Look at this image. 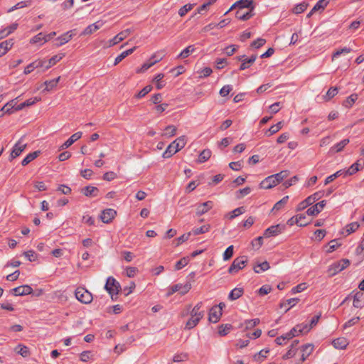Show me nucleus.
Listing matches in <instances>:
<instances>
[{"mask_svg": "<svg viewBox=\"0 0 364 364\" xmlns=\"http://www.w3.org/2000/svg\"><path fill=\"white\" fill-rule=\"evenodd\" d=\"M203 303H197L190 311V318L185 325V329L190 330L198 325L199 321L203 318L205 312L202 310Z\"/></svg>", "mask_w": 364, "mask_h": 364, "instance_id": "nucleus-1", "label": "nucleus"}, {"mask_svg": "<svg viewBox=\"0 0 364 364\" xmlns=\"http://www.w3.org/2000/svg\"><path fill=\"white\" fill-rule=\"evenodd\" d=\"M186 144V138L185 136H181L171 142L165 151L163 153V157L170 158L174 154L181 150Z\"/></svg>", "mask_w": 364, "mask_h": 364, "instance_id": "nucleus-2", "label": "nucleus"}, {"mask_svg": "<svg viewBox=\"0 0 364 364\" xmlns=\"http://www.w3.org/2000/svg\"><path fill=\"white\" fill-rule=\"evenodd\" d=\"M350 260L348 259H342L331 264L328 268V273L330 277H333L340 272L345 269L350 265Z\"/></svg>", "mask_w": 364, "mask_h": 364, "instance_id": "nucleus-3", "label": "nucleus"}, {"mask_svg": "<svg viewBox=\"0 0 364 364\" xmlns=\"http://www.w3.org/2000/svg\"><path fill=\"white\" fill-rule=\"evenodd\" d=\"M76 299L82 304H90L93 299L92 294L83 287H78L75 290Z\"/></svg>", "mask_w": 364, "mask_h": 364, "instance_id": "nucleus-4", "label": "nucleus"}, {"mask_svg": "<svg viewBox=\"0 0 364 364\" xmlns=\"http://www.w3.org/2000/svg\"><path fill=\"white\" fill-rule=\"evenodd\" d=\"M131 33L132 31L129 28L121 31L117 35H116L113 38L106 42L104 47L110 48L114 45L118 44L119 43L124 40L126 38H127L131 34Z\"/></svg>", "mask_w": 364, "mask_h": 364, "instance_id": "nucleus-5", "label": "nucleus"}, {"mask_svg": "<svg viewBox=\"0 0 364 364\" xmlns=\"http://www.w3.org/2000/svg\"><path fill=\"white\" fill-rule=\"evenodd\" d=\"M247 263V259L245 256L235 258L229 267L228 272L230 274H235L239 270L242 269Z\"/></svg>", "mask_w": 364, "mask_h": 364, "instance_id": "nucleus-6", "label": "nucleus"}, {"mask_svg": "<svg viewBox=\"0 0 364 364\" xmlns=\"http://www.w3.org/2000/svg\"><path fill=\"white\" fill-rule=\"evenodd\" d=\"M105 288L112 296L119 293L121 286L114 277H109L107 279Z\"/></svg>", "mask_w": 364, "mask_h": 364, "instance_id": "nucleus-7", "label": "nucleus"}, {"mask_svg": "<svg viewBox=\"0 0 364 364\" xmlns=\"http://www.w3.org/2000/svg\"><path fill=\"white\" fill-rule=\"evenodd\" d=\"M64 56H65V55L63 53H59V54L53 55L48 60H46L45 59H40V58L37 59L38 60H41L42 62H43V63L41 68H40V69H41L42 72H45L46 70H48L50 68L55 65Z\"/></svg>", "mask_w": 364, "mask_h": 364, "instance_id": "nucleus-8", "label": "nucleus"}, {"mask_svg": "<svg viewBox=\"0 0 364 364\" xmlns=\"http://www.w3.org/2000/svg\"><path fill=\"white\" fill-rule=\"evenodd\" d=\"M26 147V144H24L22 138H21L14 146L9 156V160L11 161L18 156L25 150Z\"/></svg>", "mask_w": 364, "mask_h": 364, "instance_id": "nucleus-9", "label": "nucleus"}, {"mask_svg": "<svg viewBox=\"0 0 364 364\" xmlns=\"http://www.w3.org/2000/svg\"><path fill=\"white\" fill-rule=\"evenodd\" d=\"M314 346L311 343H307L301 347V357L296 364H301L312 353Z\"/></svg>", "mask_w": 364, "mask_h": 364, "instance_id": "nucleus-10", "label": "nucleus"}, {"mask_svg": "<svg viewBox=\"0 0 364 364\" xmlns=\"http://www.w3.org/2000/svg\"><path fill=\"white\" fill-rule=\"evenodd\" d=\"M213 208V202L208 200L206 202L196 205V215L201 216L205 213H208L210 210Z\"/></svg>", "mask_w": 364, "mask_h": 364, "instance_id": "nucleus-11", "label": "nucleus"}, {"mask_svg": "<svg viewBox=\"0 0 364 364\" xmlns=\"http://www.w3.org/2000/svg\"><path fill=\"white\" fill-rule=\"evenodd\" d=\"M284 230V226L281 225H272L265 230L263 237L268 238L273 236H277Z\"/></svg>", "mask_w": 364, "mask_h": 364, "instance_id": "nucleus-12", "label": "nucleus"}, {"mask_svg": "<svg viewBox=\"0 0 364 364\" xmlns=\"http://www.w3.org/2000/svg\"><path fill=\"white\" fill-rule=\"evenodd\" d=\"M191 288L190 283L187 282L185 284H177L171 287L168 294H173L175 292H179L181 295H184L189 291Z\"/></svg>", "mask_w": 364, "mask_h": 364, "instance_id": "nucleus-13", "label": "nucleus"}, {"mask_svg": "<svg viewBox=\"0 0 364 364\" xmlns=\"http://www.w3.org/2000/svg\"><path fill=\"white\" fill-rule=\"evenodd\" d=\"M105 24V22L103 21H97L95 23L89 25L87 26L83 31L82 32V36H87L90 35L95 32H96L97 30H99L100 28H102Z\"/></svg>", "mask_w": 364, "mask_h": 364, "instance_id": "nucleus-14", "label": "nucleus"}, {"mask_svg": "<svg viewBox=\"0 0 364 364\" xmlns=\"http://www.w3.org/2000/svg\"><path fill=\"white\" fill-rule=\"evenodd\" d=\"M222 316V312L218 307L213 306L209 311L208 321L215 323L219 321Z\"/></svg>", "mask_w": 364, "mask_h": 364, "instance_id": "nucleus-15", "label": "nucleus"}, {"mask_svg": "<svg viewBox=\"0 0 364 364\" xmlns=\"http://www.w3.org/2000/svg\"><path fill=\"white\" fill-rule=\"evenodd\" d=\"M117 215V212L112 208H108L102 212L100 219L105 223H110Z\"/></svg>", "mask_w": 364, "mask_h": 364, "instance_id": "nucleus-16", "label": "nucleus"}, {"mask_svg": "<svg viewBox=\"0 0 364 364\" xmlns=\"http://www.w3.org/2000/svg\"><path fill=\"white\" fill-rule=\"evenodd\" d=\"M74 33H73V31H69L66 33H64L63 34H62L60 36L56 38V46L57 47H60L64 44H65L66 43L69 42L73 36Z\"/></svg>", "mask_w": 364, "mask_h": 364, "instance_id": "nucleus-17", "label": "nucleus"}, {"mask_svg": "<svg viewBox=\"0 0 364 364\" xmlns=\"http://www.w3.org/2000/svg\"><path fill=\"white\" fill-rule=\"evenodd\" d=\"M11 291L15 296H23L31 294L32 288L28 285H23L14 288Z\"/></svg>", "mask_w": 364, "mask_h": 364, "instance_id": "nucleus-18", "label": "nucleus"}, {"mask_svg": "<svg viewBox=\"0 0 364 364\" xmlns=\"http://www.w3.org/2000/svg\"><path fill=\"white\" fill-rule=\"evenodd\" d=\"M14 46L13 39H9L0 43V58L4 55Z\"/></svg>", "mask_w": 364, "mask_h": 364, "instance_id": "nucleus-19", "label": "nucleus"}, {"mask_svg": "<svg viewBox=\"0 0 364 364\" xmlns=\"http://www.w3.org/2000/svg\"><path fill=\"white\" fill-rule=\"evenodd\" d=\"M277 185V183L274 181V178L272 175L267 177L260 183V188L264 189H269Z\"/></svg>", "mask_w": 364, "mask_h": 364, "instance_id": "nucleus-20", "label": "nucleus"}, {"mask_svg": "<svg viewBox=\"0 0 364 364\" xmlns=\"http://www.w3.org/2000/svg\"><path fill=\"white\" fill-rule=\"evenodd\" d=\"M82 133L81 132L73 134L64 144L60 146V149H67L75 141L82 137Z\"/></svg>", "mask_w": 364, "mask_h": 364, "instance_id": "nucleus-21", "label": "nucleus"}, {"mask_svg": "<svg viewBox=\"0 0 364 364\" xmlns=\"http://www.w3.org/2000/svg\"><path fill=\"white\" fill-rule=\"evenodd\" d=\"M333 347L336 349H345L349 344L348 341L344 337L338 338L332 341Z\"/></svg>", "mask_w": 364, "mask_h": 364, "instance_id": "nucleus-22", "label": "nucleus"}, {"mask_svg": "<svg viewBox=\"0 0 364 364\" xmlns=\"http://www.w3.org/2000/svg\"><path fill=\"white\" fill-rule=\"evenodd\" d=\"M360 227V224L358 222H353L348 224L342 230L341 233L345 236H347L355 231H356Z\"/></svg>", "mask_w": 364, "mask_h": 364, "instance_id": "nucleus-23", "label": "nucleus"}, {"mask_svg": "<svg viewBox=\"0 0 364 364\" xmlns=\"http://www.w3.org/2000/svg\"><path fill=\"white\" fill-rule=\"evenodd\" d=\"M156 58V54L153 55L148 62L144 63L141 68L137 71L138 73H143L153 66L155 63L160 61L163 57H160L159 59L154 60Z\"/></svg>", "mask_w": 364, "mask_h": 364, "instance_id": "nucleus-24", "label": "nucleus"}, {"mask_svg": "<svg viewBox=\"0 0 364 364\" xmlns=\"http://www.w3.org/2000/svg\"><path fill=\"white\" fill-rule=\"evenodd\" d=\"M43 62L41 60H36L33 62L28 64L24 69L23 73L25 75H28L32 73L36 68H41Z\"/></svg>", "mask_w": 364, "mask_h": 364, "instance_id": "nucleus-25", "label": "nucleus"}, {"mask_svg": "<svg viewBox=\"0 0 364 364\" xmlns=\"http://www.w3.org/2000/svg\"><path fill=\"white\" fill-rule=\"evenodd\" d=\"M39 101H41V98L38 97H35L33 98L28 99L26 101H25L24 102L21 103L20 105L16 106L15 107V110H16V111L21 110L24 107L31 106V105H34L36 102H39Z\"/></svg>", "mask_w": 364, "mask_h": 364, "instance_id": "nucleus-26", "label": "nucleus"}, {"mask_svg": "<svg viewBox=\"0 0 364 364\" xmlns=\"http://www.w3.org/2000/svg\"><path fill=\"white\" fill-rule=\"evenodd\" d=\"M363 294L361 292H357L353 296V305L355 308H362L364 305L363 302Z\"/></svg>", "mask_w": 364, "mask_h": 364, "instance_id": "nucleus-27", "label": "nucleus"}, {"mask_svg": "<svg viewBox=\"0 0 364 364\" xmlns=\"http://www.w3.org/2000/svg\"><path fill=\"white\" fill-rule=\"evenodd\" d=\"M48 41V39L46 38V35H44L43 33H39L36 36H35L33 38H32L30 40V43L31 44H37L43 45L45 43Z\"/></svg>", "mask_w": 364, "mask_h": 364, "instance_id": "nucleus-28", "label": "nucleus"}, {"mask_svg": "<svg viewBox=\"0 0 364 364\" xmlns=\"http://www.w3.org/2000/svg\"><path fill=\"white\" fill-rule=\"evenodd\" d=\"M244 293V289L241 287H236L233 289L228 295V299L231 301L239 299Z\"/></svg>", "mask_w": 364, "mask_h": 364, "instance_id": "nucleus-29", "label": "nucleus"}, {"mask_svg": "<svg viewBox=\"0 0 364 364\" xmlns=\"http://www.w3.org/2000/svg\"><path fill=\"white\" fill-rule=\"evenodd\" d=\"M298 298H291L287 299L285 302L281 303V308H286L285 311H289L291 307L294 306L299 301Z\"/></svg>", "mask_w": 364, "mask_h": 364, "instance_id": "nucleus-30", "label": "nucleus"}, {"mask_svg": "<svg viewBox=\"0 0 364 364\" xmlns=\"http://www.w3.org/2000/svg\"><path fill=\"white\" fill-rule=\"evenodd\" d=\"M349 141H350L348 139H343L342 141L332 146L331 148V151L336 153L341 151L343 149V148L349 143Z\"/></svg>", "mask_w": 364, "mask_h": 364, "instance_id": "nucleus-31", "label": "nucleus"}, {"mask_svg": "<svg viewBox=\"0 0 364 364\" xmlns=\"http://www.w3.org/2000/svg\"><path fill=\"white\" fill-rule=\"evenodd\" d=\"M98 189L97 187L88 186L84 188L82 193L89 197H95L97 195Z\"/></svg>", "mask_w": 364, "mask_h": 364, "instance_id": "nucleus-32", "label": "nucleus"}, {"mask_svg": "<svg viewBox=\"0 0 364 364\" xmlns=\"http://www.w3.org/2000/svg\"><path fill=\"white\" fill-rule=\"evenodd\" d=\"M256 59H257V55H252L248 59L243 60V62L240 65V70H244L250 68L255 62Z\"/></svg>", "mask_w": 364, "mask_h": 364, "instance_id": "nucleus-33", "label": "nucleus"}, {"mask_svg": "<svg viewBox=\"0 0 364 364\" xmlns=\"http://www.w3.org/2000/svg\"><path fill=\"white\" fill-rule=\"evenodd\" d=\"M289 171L287 170L282 171L281 172L273 174L272 176L274 178V181L278 183L282 182L284 178H287L289 176Z\"/></svg>", "mask_w": 364, "mask_h": 364, "instance_id": "nucleus-34", "label": "nucleus"}, {"mask_svg": "<svg viewBox=\"0 0 364 364\" xmlns=\"http://www.w3.org/2000/svg\"><path fill=\"white\" fill-rule=\"evenodd\" d=\"M251 10L245 11L244 9H239L236 13V17L242 21H246L252 16Z\"/></svg>", "mask_w": 364, "mask_h": 364, "instance_id": "nucleus-35", "label": "nucleus"}, {"mask_svg": "<svg viewBox=\"0 0 364 364\" xmlns=\"http://www.w3.org/2000/svg\"><path fill=\"white\" fill-rule=\"evenodd\" d=\"M245 212V209L244 207H239V208H235V210H233L232 211H231L230 213H229L228 215H227V217L230 219V220H232L233 218L243 214Z\"/></svg>", "mask_w": 364, "mask_h": 364, "instance_id": "nucleus-36", "label": "nucleus"}, {"mask_svg": "<svg viewBox=\"0 0 364 364\" xmlns=\"http://www.w3.org/2000/svg\"><path fill=\"white\" fill-rule=\"evenodd\" d=\"M282 126H283V122H279L277 124H274V125H272L266 132H265V134L267 136H271L275 133H277V132H279L282 128Z\"/></svg>", "mask_w": 364, "mask_h": 364, "instance_id": "nucleus-37", "label": "nucleus"}, {"mask_svg": "<svg viewBox=\"0 0 364 364\" xmlns=\"http://www.w3.org/2000/svg\"><path fill=\"white\" fill-rule=\"evenodd\" d=\"M15 350L18 354L21 355L23 357H27L29 355V350L28 347L23 344H18L16 347Z\"/></svg>", "mask_w": 364, "mask_h": 364, "instance_id": "nucleus-38", "label": "nucleus"}, {"mask_svg": "<svg viewBox=\"0 0 364 364\" xmlns=\"http://www.w3.org/2000/svg\"><path fill=\"white\" fill-rule=\"evenodd\" d=\"M358 100L357 94H352L349 97L346 98V100L343 102V105L347 108H350L353 106L355 102Z\"/></svg>", "mask_w": 364, "mask_h": 364, "instance_id": "nucleus-39", "label": "nucleus"}, {"mask_svg": "<svg viewBox=\"0 0 364 364\" xmlns=\"http://www.w3.org/2000/svg\"><path fill=\"white\" fill-rule=\"evenodd\" d=\"M210 230V225L209 224L204 225L200 228H196L192 230V232L195 235L203 234L208 232Z\"/></svg>", "mask_w": 364, "mask_h": 364, "instance_id": "nucleus-40", "label": "nucleus"}, {"mask_svg": "<svg viewBox=\"0 0 364 364\" xmlns=\"http://www.w3.org/2000/svg\"><path fill=\"white\" fill-rule=\"evenodd\" d=\"M310 331V328L304 327L303 325H297L295 327H294L289 333H292L294 334H296V336H298L299 333H307Z\"/></svg>", "mask_w": 364, "mask_h": 364, "instance_id": "nucleus-41", "label": "nucleus"}, {"mask_svg": "<svg viewBox=\"0 0 364 364\" xmlns=\"http://www.w3.org/2000/svg\"><path fill=\"white\" fill-rule=\"evenodd\" d=\"M39 151H34L32 153L28 154L21 161V164L23 166H26L31 161L34 160L39 154Z\"/></svg>", "mask_w": 364, "mask_h": 364, "instance_id": "nucleus-42", "label": "nucleus"}, {"mask_svg": "<svg viewBox=\"0 0 364 364\" xmlns=\"http://www.w3.org/2000/svg\"><path fill=\"white\" fill-rule=\"evenodd\" d=\"M211 156V151L209 149L203 150L199 155L198 162L203 163L208 160Z\"/></svg>", "mask_w": 364, "mask_h": 364, "instance_id": "nucleus-43", "label": "nucleus"}, {"mask_svg": "<svg viewBox=\"0 0 364 364\" xmlns=\"http://www.w3.org/2000/svg\"><path fill=\"white\" fill-rule=\"evenodd\" d=\"M338 90L336 87H331L326 92L325 95L323 96V98L326 101L330 100L334 96L338 94Z\"/></svg>", "mask_w": 364, "mask_h": 364, "instance_id": "nucleus-44", "label": "nucleus"}, {"mask_svg": "<svg viewBox=\"0 0 364 364\" xmlns=\"http://www.w3.org/2000/svg\"><path fill=\"white\" fill-rule=\"evenodd\" d=\"M311 198H309V197H307L305 200L300 202L296 208V211H301L306 208L308 206L312 205L313 203L311 202Z\"/></svg>", "mask_w": 364, "mask_h": 364, "instance_id": "nucleus-45", "label": "nucleus"}, {"mask_svg": "<svg viewBox=\"0 0 364 364\" xmlns=\"http://www.w3.org/2000/svg\"><path fill=\"white\" fill-rule=\"evenodd\" d=\"M60 79V77H58L55 79L46 81L44 83L46 85L45 90L50 91L52 89H53L54 87H55L57 86Z\"/></svg>", "mask_w": 364, "mask_h": 364, "instance_id": "nucleus-46", "label": "nucleus"}, {"mask_svg": "<svg viewBox=\"0 0 364 364\" xmlns=\"http://www.w3.org/2000/svg\"><path fill=\"white\" fill-rule=\"evenodd\" d=\"M176 127L173 125H168L165 128L164 133L162 134L166 137H171L176 134Z\"/></svg>", "mask_w": 364, "mask_h": 364, "instance_id": "nucleus-47", "label": "nucleus"}, {"mask_svg": "<svg viewBox=\"0 0 364 364\" xmlns=\"http://www.w3.org/2000/svg\"><path fill=\"white\" fill-rule=\"evenodd\" d=\"M288 199H289V196H287L284 197L282 199H281L279 201L276 203L274 204V207L272 208V211H274V210L277 211V210H281L287 204Z\"/></svg>", "mask_w": 364, "mask_h": 364, "instance_id": "nucleus-48", "label": "nucleus"}, {"mask_svg": "<svg viewBox=\"0 0 364 364\" xmlns=\"http://www.w3.org/2000/svg\"><path fill=\"white\" fill-rule=\"evenodd\" d=\"M341 245V243L338 240H332L328 244L327 252L331 253L336 250L338 247Z\"/></svg>", "mask_w": 364, "mask_h": 364, "instance_id": "nucleus-49", "label": "nucleus"}, {"mask_svg": "<svg viewBox=\"0 0 364 364\" xmlns=\"http://www.w3.org/2000/svg\"><path fill=\"white\" fill-rule=\"evenodd\" d=\"M270 268V266L269 264V263L265 261V262H263L259 264H257V266H255L254 267V271L256 272V273H260L262 272H264L267 269H269Z\"/></svg>", "mask_w": 364, "mask_h": 364, "instance_id": "nucleus-50", "label": "nucleus"}, {"mask_svg": "<svg viewBox=\"0 0 364 364\" xmlns=\"http://www.w3.org/2000/svg\"><path fill=\"white\" fill-rule=\"evenodd\" d=\"M253 0H240L237 2V5L240 7L239 9H253Z\"/></svg>", "mask_w": 364, "mask_h": 364, "instance_id": "nucleus-51", "label": "nucleus"}, {"mask_svg": "<svg viewBox=\"0 0 364 364\" xmlns=\"http://www.w3.org/2000/svg\"><path fill=\"white\" fill-rule=\"evenodd\" d=\"M308 4L306 2H302L301 4H297L293 9V13L296 14H299L304 12L308 7Z\"/></svg>", "mask_w": 364, "mask_h": 364, "instance_id": "nucleus-52", "label": "nucleus"}, {"mask_svg": "<svg viewBox=\"0 0 364 364\" xmlns=\"http://www.w3.org/2000/svg\"><path fill=\"white\" fill-rule=\"evenodd\" d=\"M195 48L193 46H189L183 50L178 55V58H186L189 56L193 51Z\"/></svg>", "mask_w": 364, "mask_h": 364, "instance_id": "nucleus-53", "label": "nucleus"}, {"mask_svg": "<svg viewBox=\"0 0 364 364\" xmlns=\"http://www.w3.org/2000/svg\"><path fill=\"white\" fill-rule=\"evenodd\" d=\"M231 328L232 326L230 324L220 325L218 328L219 335L222 336L227 335L230 332Z\"/></svg>", "mask_w": 364, "mask_h": 364, "instance_id": "nucleus-54", "label": "nucleus"}, {"mask_svg": "<svg viewBox=\"0 0 364 364\" xmlns=\"http://www.w3.org/2000/svg\"><path fill=\"white\" fill-rule=\"evenodd\" d=\"M189 262V259L188 257H183L179 261H178L175 264V270H180L185 266H186Z\"/></svg>", "mask_w": 364, "mask_h": 364, "instance_id": "nucleus-55", "label": "nucleus"}, {"mask_svg": "<svg viewBox=\"0 0 364 364\" xmlns=\"http://www.w3.org/2000/svg\"><path fill=\"white\" fill-rule=\"evenodd\" d=\"M268 349H263L260 350L258 353L254 355V360L257 362H261L262 360L261 358H264L267 357V353H269Z\"/></svg>", "mask_w": 364, "mask_h": 364, "instance_id": "nucleus-56", "label": "nucleus"}, {"mask_svg": "<svg viewBox=\"0 0 364 364\" xmlns=\"http://www.w3.org/2000/svg\"><path fill=\"white\" fill-rule=\"evenodd\" d=\"M343 173V171L342 170H339L338 171H336V173H334L333 174L328 176L326 179H325V181H324V184L325 185H327L329 183H331V181H333V180H335L336 178L339 177L340 176H341L342 174Z\"/></svg>", "mask_w": 364, "mask_h": 364, "instance_id": "nucleus-57", "label": "nucleus"}, {"mask_svg": "<svg viewBox=\"0 0 364 364\" xmlns=\"http://www.w3.org/2000/svg\"><path fill=\"white\" fill-rule=\"evenodd\" d=\"M328 2L326 0H319L313 7L312 11L323 10L327 6Z\"/></svg>", "mask_w": 364, "mask_h": 364, "instance_id": "nucleus-58", "label": "nucleus"}, {"mask_svg": "<svg viewBox=\"0 0 364 364\" xmlns=\"http://www.w3.org/2000/svg\"><path fill=\"white\" fill-rule=\"evenodd\" d=\"M193 8V4H188L182 6L178 10V14L180 16H184L189 11Z\"/></svg>", "mask_w": 364, "mask_h": 364, "instance_id": "nucleus-59", "label": "nucleus"}, {"mask_svg": "<svg viewBox=\"0 0 364 364\" xmlns=\"http://www.w3.org/2000/svg\"><path fill=\"white\" fill-rule=\"evenodd\" d=\"M124 272H125V274L128 277L132 278V277H134L136 274V273L138 272V269L134 267H127L124 269Z\"/></svg>", "mask_w": 364, "mask_h": 364, "instance_id": "nucleus-60", "label": "nucleus"}, {"mask_svg": "<svg viewBox=\"0 0 364 364\" xmlns=\"http://www.w3.org/2000/svg\"><path fill=\"white\" fill-rule=\"evenodd\" d=\"M359 171V164L358 162L354 163L350 167L343 172L346 175H353Z\"/></svg>", "mask_w": 364, "mask_h": 364, "instance_id": "nucleus-61", "label": "nucleus"}, {"mask_svg": "<svg viewBox=\"0 0 364 364\" xmlns=\"http://www.w3.org/2000/svg\"><path fill=\"white\" fill-rule=\"evenodd\" d=\"M164 74H158L154 80L156 82V88L158 90L162 89L165 85V84L163 82H161V80L164 78Z\"/></svg>", "mask_w": 364, "mask_h": 364, "instance_id": "nucleus-62", "label": "nucleus"}, {"mask_svg": "<svg viewBox=\"0 0 364 364\" xmlns=\"http://www.w3.org/2000/svg\"><path fill=\"white\" fill-rule=\"evenodd\" d=\"M251 192V188L250 187H245V188L240 189L236 193V197L238 199L243 198L244 196L248 195Z\"/></svg>", "mask_w": 364, "mask_h": 364, "instance_id": "nucleus-63", "label": "nucleus"}, {"mask_svg": "<svg viewBox=\"0 0 364 364\" xmlns=\"http://www.w3.org/2000/svg\"><path fill=\"white\" fill-rule=\"evenodd\" d=\"M296 218L300 227L306 226L309 223V221L306 220V217L304 214H298L296 215Z\"/></svg>", "mask_w": 364, "mask_h": 364, "instance_id": "nucleus-64", "label": "nucleus"}]
</instances>
